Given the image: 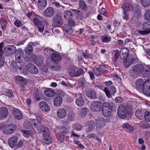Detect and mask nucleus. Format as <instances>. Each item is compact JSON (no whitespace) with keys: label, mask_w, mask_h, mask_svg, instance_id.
Instances as JSON below:
<instances>
[{"label":"nucleus","mask_w":150,"mask_h":150,"mask_svg":"<svg viewBox=\"0 0 150 150\" xmlns=\"http://www.w3.org/2000/svg\"><path fill=\"white\" fill-rule=\"evenodd\" d=\"M36 118V119H30V121H28L24 123V127L25 128L28 129L31 126L36 133L40 134L42 130L40 121L41 118L39 119L38 117Z\"/></svg>","instance_id":"1"},{"label":"nucleus","mask_w":150,"mask_h":150,"mask_svg":"<svg viewBox=\"0 0 150 150\" xmlns=\"http://www.w3.org/2000/svg\"><path fill=\"white\" fill-rule=\"evenodd\" d=\"M8 144L9 146L12 148L16 147L21 148L23 146L24 144L23 141L20 140L18 141V138L17 136H13L8 141Z\"/></svg>","instance_id":"2"},{"label":"nucleus","mask_w":150,"mask_h":150,"mask_svg":"<svg viewBox=\"0 0 150 150\" xmlns=\"http://www.w3.org/2000/svg\"><path fill=\"white\" fill-rule=\"evenodd\" d=\"M144 70V66L141 64H137L133 66L130 71V74L134 78H136L142 74Z\"/></svg>","instance_id":"3"},{"label":"nucleus","mask_w":150,"mask_h":150,"mask_svg":"<svg viewBox=\"0 0 150 150\" xmlns=\"http://www.w3.org/2000/svg\"><path fill=\"white\" fill-rule=\"evenodd\" d=\"M42 129H43V141L46 144H50L52 142L51 137L50 136V130L47 127L44 126H42Z\"/></svg>","instance_id":"4"},{"label":"nucleus","mask_w":150,"mask_h":150,"mask_svg":"<svg viewBox=\"0 0 150 150\" xmlns=\"http://www.w3.org/2000/svg\"><path fill=\"white\" fill-rule=\"evenodd\" d=\"M122 8L124 11H128L132 9L134 14L137 12L139 13L140 12L139 8L137 5L135 4L133 6L129 3H125L122 6Z\"/></svg>","instance_id":"5"},{"label":"nucleus","mask_w":150,"mask_h":150,"mask_svg":"<svg viewBox=\"0 0 150 150\" xmlns=\"http://www.w3.org/2000/svg\"><path fill=\"white\" fill-rule=\"evenodd\" d=\"M16 126L13 124H10L5 126L3 128V132L5 134H10L14 132Z\"/></svg>","instance_id":"6"},{"label":"nucleus","mask_w":150,"mask_h":150,"mask_svg":"<svg viewBox=\"0 0 150 150\" xmlns=\"http://www.w3.org/2000/svg\"><path fill=\"white\" fill-rule=\"evenodd\" d=\"M24 52L22 49L19 48L17 49L15 53V57L16 62L18 63L22 62L24 58Z\"/></svg>","instance_id":"7"},{"label":"nucleus","mask_w":150,"mask_h":150,"mask_svg":"<svg viewBox=\"0 0 150 150\" xmlns=\"http://www.w3.org/2000/svg\"><path fill=\"white\" fill-rule=\"evenodd\" d=\"M63 23L61 16L57 15L52 20V25L54 27H59L62 25Z\"/></svg>","instance_id":"8"},{"label":"nucleus","mask_w":150,"mask_h":150,"mask_svg":"<svg viewBox=\"0 0 150 150\" xmlns=\"http://www.w3.org/2000/svg\"><path fill=\"white\" fill-rule=\"evenodd\" d=\"M68 71L71 77L79 76L81 73L79 69L74 67L69 68L68 70Z\"/></svg>","instance_id":"9"},{"label":"nucleus","mask_w":150,"mask_h":150,"mask_svg":"<svg viewBox=\"0 0 150 150\" xmlns=\"http://www.w3.org/2000/svg\"><path fill=\"white\" fill-rule=\"evenodd\" d=\"M142 28L144 31H139V34L144 35L149 33L150 32V21H147L143 23Z\"/></svg>","instance_id":"10"},{"label":"nucleus","mask_w":150,"mask_h":150,"mask_svg":"<svg viewBox=\"0 0 150 150\" xmlns=\"http://www.w3.org/2000/svg\"><path fill=\"white\" fill-rule=\"evenodd\" d=\"M91 108L93 112H99L101 110V104L99 101H95L91 106Z\"/></svg>","instance_id":"11"},{"label":"nucleus","mask_w":150,"mask_h":150,"mask_svg":"<svg viewBox=\"0 0 150 150\" xmlns=\"http://www.w3.org/2000/svg\"><path fill=\"white\" fill-rule=\"evenodd\" d=\"M149 81L148 79L146 81L143 83V81L142 79H139L137 80L135 82L136 86L137 88L138 89H142L144 88H145L146 85L148 83Z\"/></svg>","instance_id":"12"},{"label":"nucleus","mask_w":150,"mask_h":150,"mask_svg":"<svg viewBox=\"0 0 150 150\" xmlns=\"http://www.w3.org/2000/svg\"><path fill=\"white\" fill-rule=\"evenodd\" d=\"M123 59L124 65L126 68L129 67L135 61V59L132 56L127 57Z\"/></svg>","instance_id":"13"},{"label":"nucleus","mask_w":150,"mask_h":150,"mask_svg":"<svg viewBox=\"0 0 150 150\" xmlns=\"http://www.w3.org/2000/svg\"><path fill=\"white\" fill-rule=\"evenodd\" d=\"M26 67L28 70L31 74H35L38 73V69L32 64H28L26 66Z\"/></svg>","instance_id":"14"},{"label":"nucleus","mask_w":150,"mask_h":150,"mask_svg":"<svg viewBox=\"0 0 150 150\" xmlns=\"http://www.w3.org/2000/svg\"><path fill=\"white\" fill-rule=\"evenodd\" d=\"M39 105L40 109L43 112H49L50 109V107L45 102L41 101L39 103Z\"/></svg>","instance_id":"15"},{"label":"nucleus","mask_w":150,"mask_h":150,"mask_svg":"<svg viewBox=\"0 0 150 150\" xmlns=\"http://www.w3.org/2000/svg\"><path fill=\"white\" fill-rule=\"evenodd\" d=\"M105 125V121L103 118H98L96 122V127L97 129L103 127Z\"/></svg>","instance_id":"16"},{"label":"nucleus","mask_w":150,"mask_h":150,"mask_svg":"<svg viewBox=\"0 0 150 150\" xmlns=\"http://www.w3.org/2000/svg\"><path fill=\"white\" fill-rule=\"evenodd\" d=\"M43 18L40 16L35 15L33 19V23L37 26L42 23Z\"/></svg>","instance_id":"17"},{"label":"nucleus","mask_w":150,"mask_h":150,"mask_svg":"<svg viewBox=\"0 0 150 150\" xmlns=\"http://www.w3.org/2000/svg\"><path fill=\"white\" fill-rule=\"evenodd\" d=\"M54 13V10L53 8L50 7L45 9L43 15L46 17H51L52 16Z\"/></svg>","instance_id":"18"},{"label":"nucleus","mask_w":150,"mask_h":150,"mask_svg":"<svg viewBox=\"0 0 150 150\" xmlns=\"http://www.w3.org/2000/svg\"><path fill=\"white\" fill-rule=\"evenodd\" d=\"M129 51L128 49L126 48H122L120 51V57L123 59L127 57L130 56H128Z\"/></svg>","instance_id":"19"},{"label":"nucleus","mask_w":150,"mask_h":150,"mask_svg":"<svg viewBox=\"0 0 150 150\" xmlns=\"http://www.w3.org/2000/svg\"><path fill=\"white\" fill-rule=\"evenodd\" d=\"M5 50L8 53V55H10L15 53L16 48L14 45H10L5 48Z\"/></svg>","instance_id":"20"},{"label":"nucleus","mask_w":150,"mask_h":150,"mask_svg":"<svg viewBox=\"0 0 150 150\" xmlns=\"http://www.w3.org/2000/svg\"><path fill=\"white\" fill-rule=\"evenodd\" d=\"M86 95L90 99H95L96 98L95 92L92 89L87 90L86 93Z\"/></svg>","instance_id":"21"},{"label":"nucleus","mask_w":150,"mask_h":150,"mask_svg":"<svg viewBox=\"0 0 150 150\" xmlns=\"http://www.w3.org/2000/svg\"><path fill=\"white\" fill-rule=\"evenodd\" d=\"M111 105H113L114 104L113 103H111L109 104L108 102H105L103 103V106L102 108V112H110V111H109V106Z\"/></svg>","instance_id":"22"},{"label":"nucleus","mask_w":150,"mask_h":150,"mask_svg":"<svg viewBox=\"0 0 150 150\" xmlns=\"http://www.w3.org/2000/svg\"><path fill=\"white\" fill-rule=\"evenodd\" d=\"M34 45V43L33 42H30L28 43L24 50V51L26 54H29L32 53L33 49V45Z\"/></svg>","instance_id":"23"},{"label":"nucleus","mask_w":150,"mask_h":150,"mask_svg":"<svg viewBox=\"0 0 150 150\" xmlns=\"http://www.w3.org/2000/svg\"><path fill=\"white\" fill-rule=\"evenodd\" d=\"M47 0H38V5L39 9H43L46 6Z\"/></svg>","instance_id":"24"},{"label":"nucleus","mask_w":150,"mask_h":150,"mask_svg":"<svg viewBox=\"0 0 150 150\" xmlns=\"http://www.w3.org/2000/svg\"><path fill=\"white\" fill-rule=\"evenodd\" d=\"M44 93L45 96L49 98L53 97L55 95L54 91L50 89L45 90Z\"/></svg>","instance_id":"25"},{"label":"nucleus","mask_w":150,"mask_h":150,"mask_svg":"<svg viewBox=\"0 0 150 150\" xmlns=\"http://www.w3.org/2000/svg\"><path fill=\"white\" fill-rule=\"evenodd\" d=\"M51 59L52 61L56 62L61 60L62 57L60 55L54 53L51 56Z\"/></svg>","instance_id":"26"},{"label":"nucleus","mask_w":150,"mask_h":150,"mask_svg":"<svg viewBox=\"0 0 150 150\" xmlns=\"http://www.w3.org/2000/svg\"><path fill=\"white\" fill-rule=\"evenodd\" d=\"M21 132L24 136L27 137L30 136L31 137L30 139H34L32 131L22 129Z\"/></svg>","instance_id":"27"},{"label":"nucleus","mask_w":150,"mask_h":150,"mask_svg":"<svg viewBox=\"0 0 150 150\" xmlns=\"http://www.w3.org/2000/svg\"><path fill=\"white\" fill-rule=\"evenodd\" d=\"M62 98L59 96L55 97L54 100V105L56 106H59L62 104Z\"/></svg>","instance_id":"28"},{"label":"nucleus","mask_w":150,"mask_h":150,"mask_svg":"<svg viewBox=\"0 0 150 150\" xmlns=\"http://www.w3.org/2000/svg\"><path fill=\"white\" fill-rule=\"evenodd\" d=\"M44 53L45 55L47 56H52L54 53V51L51 48H45L44 51Z\"/></svg>","instance_id":"29"},{"label":"nucleus","mask_w":150,"mask_h":150,"mask_svg":"<svg viewBox=\"0 0 150 150\" xmlns=\"http://www.w3.org/2000/svg\"><path fill=\"white\" fill-rule=\"evenodd\" d=\"M95 124L93 121H91L89 122L88 124V128L87 130V132L88 133L91 132L93 130Z\"/></svg>","instance_id":"30"},{"label":"nucleus","mask_w":150,"mask_h":150,"mask_svg":"<svg viewBox=\"0 0 150 150\" xmlns=\"http://www.w3.org/2000/svg\"><path fill=\"white\" fill-rule=\"evenodd\" d=\"M79 7L82 9L83 11H85L87 10V7L86 3L83 1H79Z\"/></svg>","instance_id":"31"},{"label":"nucleus","mask_w":150,"mask_h":150,"mask_svg":"<svg viewBox=\"0 0 150 150\" xmlns=\"http://www.w3.org/2000/svg\"><path fill=\"white\" fill-rule=\"evenodd\" d=\"M122 127L123 129H126V130L128 132L132 131L133 130V128L129 124L127 123L123 124Z\"/></svg>","instance_id":"32"},{"label":"nucleus","mask_w":150,"mask_h":150,"mask_svg":"<svg viewBox=\"0 0 150 150\" xmlns=\"http://www.w3.org/2000/svg\"><path fill=\"white\" fill-rule=\"evenodd\" d=\"M64 16L66 19H68L73 17V14L71 11H65L64 13Z\"/></svg>","instance_id":"33"},{"label":"nucleus","mask_w":150,"mask_h":150,"mask_svg":"<svg viewBox=\"0 0 150 150\" xmlns=\"http://www.w3.org/2000/svg\"><path fill=\"white\" fill-rule=\"evenodd\" d=\"M76 103L78 106H81L83 105L84 101L82 98L80 97L76 100Z\"/></svg>","instance_id":"34"},{"label":"nucleus","mask_w":150,"mask_h":150,"mask_svg":"<svg viewBox=\"0 0 150 150\" xmlns=\"http://www.w3.org/2000/svg\"><path fill=\"white\" fill-rule=\"evenodd\" d=\"M93 71L95 74L97 76L102 74V72L99 69V68L97 67H94L93 68Z\"/></svg>","instance_id":"35"},{"label":"nucleus","mask_w":150,"mask_h":150,"mask_svg":"<svg viewBox=\"0 0 150 150\" xmlns=\"http://www.w3.org/2000/svg\"><path fill=\"white\" fill-rule=\"evenodd\" d=\"M147 88H143V91L144 93L146 96H150V86L148 88V86H146Z\"/></svg>","instance_id":"36"},{"label":"nucleus","mask_w":150,"mask_h":150,"mask_svg":"<svg viewBox=\"0 0 150 150\" xmlns=\"http://www.w3.org/2000/svg\"><path fill=\"white\" fill-rule=\"evenodd\" d=\"M126 111V108L123 105H120L118 109L117 112H125Z\"/></svg>","instance_id":"37"},{"label":"nucleus","mask_w":150,"mask_h":150,"mask_svg":"<svg viewBox=\"0 0 150 150\" xmlns=\"http://www.w3.org/2000/svg\"><path fill=\"white\" fill-rule=\"evenodd\" d=\"M144 7H147L150 4V0H140Z\"/></svg>","instance_id":"38"},{"label":"nucleus","mask_w":150,"mask_h":150,"mask_svg":"<svg viewBox=\"0 0 150 150\" xmlns=\"http://www.w3.org/2000/svg\"><path fill=\"white\" fill-rule=\"evenodd\" d=\"M72 29V28L70 25L67 24L64 25V30L67 33L69 31L71 30Z\"/></svg>","instance_id":"39"},{"label":"nucleus","mask_w":150,"mask_h":150,"mask_svg":"<svg viewBox=\"0 0 150 150\" xmlns=\"http://www.w3.org/2000/svg\"><path fill=\"white\" fill-rule=\"evenodd\" d=\"M40 92L38 90H37L35 93V97L36 100L39 101L40 99Z\"/></svg>","instance_id":"40"},{"label":"nucleus","mask_w":150,"mask_h":150,"mask_svg":"<svg viewBox=\"0 0 150 150\" xmlns=\"http://www.w3.org/2000/svg\"><path fill=\"white\" fill-rule=\"evenodd\" d=\"M11 67L14 71H16L17 69L18 65L14 61L12 62L11 64Z\"/></svg>","instance_id":"41"},{"label":"nucleus","mask_w":150,"mask_h":150,"mask_svg":"<svg viewBox=\"0 0 150 150\" xmlns=\"http://www.w3.org/2000/svg\"><path fill=\"white\" fill-rule=\"evenodd\" d=\"M102 39L103 42L108 43L110 41L111 38L105 35L102 37Z\"/></svg>","instance_id":"42"},{"label":"nucleus","mask_w":150,"mask_h":150,"mask_svg":"<svg viewBox=\"0 0 150 150\" xmlns=\"http://www.w3.org/2000/svg\"><path fill=\"white\" fill-rule=\"evenodd\" d=\"M144 17L146 20H150V10L146 11L144 14Z\"/></svg>","instance_id":"43"},{"label":"nucleus","mask_w":150,"mask_h":150,"mask_svg":"<svg viewBox=\"0 0 150 150\" xmlns=\"http://www.w3.org/2000/svg\"><path fill=\"white\" fill-rule=\"evenodd\" d=\"M13 115L16 118L19 120L21 119L23 117L22 113H14Z\"/></svg>","instance_id":"44"},{"label":"nucleus","mask_w":150,"mask_h":150,"mask_svg":"<svg viewBox=\"0 0 150 150\" xmlns=\"http://www.w3.org/2000/svg\"><path fill=\"white\" fill-rule=\"evenodd\" d=\"M52 69L55 71H59L60 69V67L57 64H55L51 67Z\"/></svg>","instance_id":"45"},{"label":"nucleus","mask_w":150,"mask_h":150,"mask_svg":"<svg viewBox=\"0 0 150 150\" xmlns=\"http://www.w3.org/2000/svg\"><path fill=\"white\" fill-rule=\"evenodd\" d=\"M0 22L2 29L4 31L6 29L5 27L6 25V22L4 21H0Z\"/></svg>","instance_id":"46"},{"label":"nucleus","mask_w":150,"mask_h":150,"mask_svg":"<svg viewBox=\"0 0 150 150\" xmlns=\"http://www.w3.org/2000/svg\"><path fill=\"white\" fill-rule=\"evenodd\" d=\"M144 117L146 122H150V113H144Z\"/></svg>","instance_id":"47"},{"label":"nucleus","mask_w":150,"mask_h":150,"mask_svg":"<svg viewBox=\"0 0 150 150\" xmlns=\"http://www.w3.org/2000/svg\"><path fill=\"white\" fill-rule=\"evenodd\" d=\"M142 74L145 77H150V71H146V70H145L144 69Z\"/></svg>","instance_id":"48"},{"label":"nucleus","mask_w":150,"mask_h":150,"mask_svg":"<svg viewBox=\"0 0 150 150\" xmlns=\"http://www.w3.org/2000/svg\"><path fill=\"white\" fill-rule=\"evenodd\" d=\"M144 113H135V115L139 119L142 120L144 118Z\"/></svg>","instance_id":"49"},{"label":"nucleus","mask_w":150,"mask_h":150,"mask_svg":"<svg viewBox=\"0 0 150 150\" xmlns=\"http://www.w3.org/2000/svg\"><path fill=\"white\" fill-rule=\"evenodd\" d=\"M114 52L115 54L113 58L114 60L116 61L119 58L118 51V50H116L114 51Z\"/></svg>","instance_id":"50"},{"label":"nucleus","mask_w":150,"mask_h":150,"mask_svg":"<svg viewBox=\"0 0 150 150\" xmlns=\"http://www.w3.org/2000/svg\"><path fill=\"white\" fill-rule=\"evenodd\" d=\"M104 91L106 95L108 98H110L111 97V94L109 91L108 89L106 88H105Z\"/></svg>","instance_id":"51"},{"label":"nucleus","mask_w":150,"mask_h":150,"mask_svg":"<svg viewBox=\"0 0 150 150\" xmlns=\"http://www.w3.org/2000/svg\"><path fill=\"white\" fill-rule=\"evenodd\" d=\"M98 100L100 102H104L105 100V96L104 95H100L98 98Z\"/></svg>","instance_id":"52"},{"label":"nucleus","mask_w":150,"mask_h":150,"mask_svg":"<svg viewBox=\"0 0 150 150\" xmlns=\"http://www.w3.org/2000/svg\"><path fill=\"white\" fill-rule=\"evenodd\" d=\"M38 27L39 31L40 33H42L44 30V27L42 23L40 25L36 26Z\"/></svg>","instance_id":"53"},{"label":"nucleus","mask_w":150,"mask_h":150,"mask_svg":"<svg viewBox=\"0 0 150 150\" xmlns=\"http://www.w3.org/2000/svg\"><path fill=\"white\" fill-rule=\"evenodd\" d=\"M35 62L38 66H40L42 64L43 61L42 59L39 58L36 60L35 61Z\"/></svg>","instance_id":"54"},{"label":"nucleus","mask_w":150,"mask_h":150,"mask_svg":"<svg viewBox=\"0 0 150 150\" xmlns=\"http://www.w3.org/2000/svg\"><path fill=\"white\" fill-rule=\"evenodd\" d=\"M83 13L80 11L76 15V17L78 19L81 20L83 18Z\"/></svg>","instance_id":"55"},{"label":"nucleus","mask_w":150,"mask_h":150,"mask_svg":"<svg viewBox=\"0 0 150 150\" xmlns=\"http://www.w3.org/2000/svg\"><path fill=\"white\" fill-rule=\"evenodd\" d=\"M106 10L105 8H102L99 11L100 13L103 15L104 16H107V13L105 12Z\"/></svg>","instance_id":"56"},{"label":"nucleus","mask_w":150,"mask_h":150,"mask_svg":"<svg viewBox=\"0 0 150 150\" xmlns=\"http://www.w3.org/2000/svg\"><path fill=\"white\" fill-rule=\"evenodd\" d=\"M112 95H114V94L116 92V89L115 87L113 86H111L110 89L109 91Z\"/></svg>","instance_id":"57"},{"label":"nucleus","mask_w":150,"mask_h":150,"mask_svg":"<svg viewBox=\"0 0 150 150\" xmlns=\"http://www.w3.org/2000/svg\"><path fill=\"white\" fill-rule=\"evenodd\" d=\"M66 113H57V116L58 117L60 118H63L66 115Z\"/></svg>","instance_id":"58"},{"label":"nucleus","mask_w":150,"mask_h":150,"mask_svg":"<svg viewBox=\"0 0 150 150\" xmlns=\"http://www.w3.org/2000/svg\"><path fill=\"white\" fill-rule=\"evenodd\" d=\"M118 117L121 119H125L127 117V115L125 113H117Z\"/></svg>","instance_id":"59"},{"label":"nucleus","mask_w":150,"mask_h":150,"mask_svg":"<svg viewBox=\"0 0 150 150\" xmlns=\"http://www.w3.org/2000/svg\"><path fill=\"white\" fill-rule=\"evenodd\" d=\"M122 16L124 19L127 20L128 19V15L126 11H124L123 13L122 14Z\"/></svg>","instance_id":"60"},{"label":"nucleus","mask_w":150,"mask_h":150,"mask_svg":"<svg viewBox=\"0 0 150 150\" xmlns=\"http://www.w3.org/2000/svg\"><path fill=\"white\" fill-rule=\"evenodd\" d=\"M82 127L79 124H76L74 126V128L77 131H79L82 129Z\"/></svg>","instance_id":"61"},{"label":"nucleus","mask_w":150,"mask_h":150,"mask_svg":"<svg viewBox=\"0 0 150 150\" xmlns=\"http://www.w3.org/2000/svg\"><path fill=\"white\" fill-rule=\"evenodd\" d=\"M107 67L106 66L104 65H101L99 67V69L103 73V71L106 69Z\"/></svg>","instance_id":"62"},{"label":"nucleus","mask_w":150,"mask_h":150,"mask_svg":"<svg viewBox=\"0 0 150 150\" xmlns=\"http://www.w3.org/2000/svg\"><path fill=\"white\" fill-rule=\"evenodd\" d=\"M27 83V81L25 79H24L23 80L21 81L20 83H21V86L24 87L25 86Z\"/></svg>","instance_id":"63"},{"label":"nucleus","mask_w":150,"mask_h":150,"mask_svg":"<svg viewBox=\"0 0 150 150\" xmlns=\"http://www.w3.org/2000/svg\"><path fill=\"white\" fill-rule=\"evenodd\" d=\"M68 23L69 25L71 26H74L75 25V22L72 19H70L68 21Z\"/></svg>","instance_id":"64"}]
</instances>
